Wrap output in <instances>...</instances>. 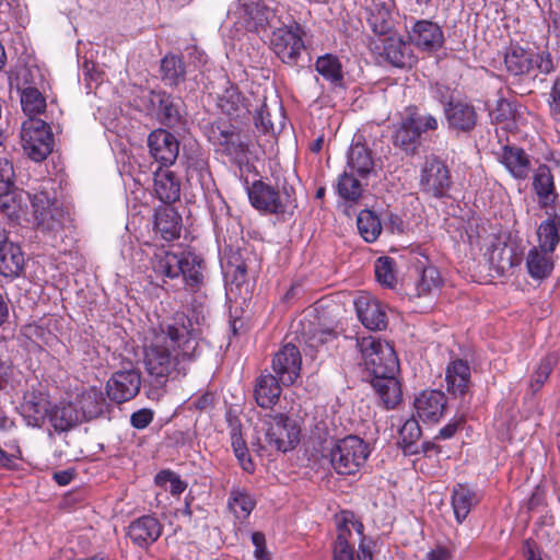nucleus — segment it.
I'll return each mask as SVG.
<instances>
[{
  "mask_svg": "<svg viewBox=\"0 0 560 560\" xmlns=\"http://www.w3.org/2000/svg\"><path fill=\"white\" fill-rule=\"evenodd\" d=\"M151 268L156 278L175 279L183 276L186 285L196 289L203 280V260L192 253L176 254L156 248L151 258Z\"/></svg>",
  "mask_w": 560,
  "mask_h": 560,
  "instance_id": "f03ea898",
  "label": "nucleus"
},
{
  "mask_svg": "<svg viewBox=\"0 0 560 560\" xmlns=\"http://www.w3.org/2000/svg\"><path fill=\"white\" fill-rule=\"evenodd\" d=\"M233 136L234 133L226 122L213 124L208 130V138L214 144H228Z\"/></svg>",
  "mask_w": 560,
  "mask_h": 560,
  "instance_id": "4d7b16f0",
  "label": "nucleus"
},
{
  "mask_svg": "<svg viewBox=\"0 0 560 560\" xmlns=\"http://www.w3.org/2000/svg\"><path fill=\"white\" fill-rule=\"evenodd\" d=\"M12 375V365L0 360V390L7 389L11 385Z\"/></svg>",
  "mask_w": 560,
  "mask_h": 560,
  "instance_id": "338daca9",
  "label": "nucleus"
},
{
  "mask_svg": "<svg viewBox=\"0 0 560 560\" xmlns=\"http://www.w3.org/2000/svg\"><path fill=\"white\" fill-rule=\"evenodd\" d=\"M140 373L133 369L115 372L106 384L108 397L121 404L132 399L140 390Z\"/></svg>",
  "mask_w": 560,
  "mask_h": 560,
  "instance_id": "4468645a",
  "label": "nucleus"
},
{
  "mask_svg": "<svg viewBox=\"0 0 560 560\" xmlns=\"http://www.w3.org/2000/svg\"><path fill=\"white\" fill-rule=\"evenodd\" d=\"M233 15L236 19L235 23L241 27L258 32L271 23L275 11L262 3L261 0H250L237 8Z\"/></svg>",
  "mask_w": 560,
  "mask_h": 560,
  "instance_id": "2eb2a0df",
  "label": "nucleus"
},
{
  "mask_svg": "<svg viewBox=\"0 0 560 560\" xmlns=\"http://www.w3.org/2000/svg\"><path fill=\"white\" fill-rule=\"evenodd\" d=\"M373 170L374 161L371 151L361 143L351 145L346 171L357 174L361 179H363L371 174Z\"/></svg>",
  "mask_w": 560,
  "mask_h": 560,
  "instance_id": "2f4dec72",
  "label": "nucleus"
},
{
  "mask_svg": "<svg viewBox=\"0 0 560 560\" xmlns=\"http://www.w3.org/2000/svg\"><path fill=\"white\" fill-rule=\"evenodd\" d=\"M337 525V539L334 547V560H354L353 549L348 542V538L351 536V530L354 529L362 539L365 538L363 535L364 526L350 511H341L336 515Z\"/></svg>",
  "mask_w": 560,
  "mask_h": 560,
  "instance_id": "ddd939ff",
  "label": "nucleus"
},
{
  "mask_svg": "<svg viewBox=\"0 0 560 560\" xmlns=\"http://www.w3.org/2000/svg\"><path fill=\"white\" fill-rule=\"evenodd\" d=\"M421 429L417 420L408 419L399 431V441L404 445L405 452L417 453L412 450L413 444L420 439Z\"/></svg>",
  "mask_w": 560,
  "mask_h": 560,
  "instance_id": "864d4df0",
  "label": "nucleus"
},
{
  "mask_svg": "<svg viewBox=\"0 0 560 560\" xmlns=\"http://www.w3.org/2000/svg\"><path fill=\"white\" fill-rule=\"evenodd\" d=\"M369 23L373 32L380 35L386 34L392 26L389 13L383 10H380L377 13H372L369 18Z\"/></svg>",
  "mask_w": 560,
  "mask_h": 560,
  "instance_id": "bf43d9fd",
  "label": "nucleus"
},
{
  "mask_svg": "<svg viewBox=\"0 0 560 560\" xmlns=\"http://www.w3.org/2000/svg\"><path fill=\"white\" fill-rule=\"evenodd\" d=\"M271 47L283 62L294 63L304 49L301 28L298 25L277 28L272 33Z\"/></svg>",
  "mask_w": 560,
  "mask_h": 560,
  "instance_id": "9b49d317",
  "label": "nucleus"
},
{
  "mask_svg": "<svg viewBox=\"0 0 560 560\" xmlns=\"http://www.w3.org/2000/svg\"><path fill=\"white\" fill-rule=\"evenodd\" d=\"M413 407L422 421L438 422L445 411L446 397L441 390H423L415 398Z\"/></svg>",
  "mask_w": 560,
  "mask_h": 560,
  "instance_id": "6ab92c4d",
  "label": "nucleus"
},
{
  "mask_svg": "<svg viewBox=\"0 0 560 560\" xmlns=\"http://www.w3.org/2000/svg\"><path fill=\"white\" fill-rule=\"evenodd\" d=\"M355 174L345 171L338 179V194L341 198L349 201L358 200L362 195V183Z\"/></svg>",
  "mask_w": 560,
  "mask_h": 560,
  "instance_id": "a18cd8bd",
  "label": "nucleus"
},
{
  "mask_svg": "<svg viewBox=\"0 0 560 560\" xmlns=\"http://www.w3.org/2000/svg\"><path fill=\"white\" fill-rule=\"evenodd\" d=\"M452 185L447 166L438 158L430 156L425 160L420 175L422 191L434 197H442Z\"/></svg>",
  "mask_w": 560,
  "mask_h": 560,
  "instance_id": "9d476101",
  "label": "nucleus"
},
{
  "mask_svg": "<svg viewBox=\"0 0 560 560\" xmlns=\"http://www.w3.org/2000/svg\"><path fill=\"white\" fill-rule=\"evenodd\" d=\"M152 103H158L159 113L165 125L174 127L180 122L182 110L178 98H174L166 93H154Z\"/></svg>",
  "mask_w": 560,
  "mask_h": 560,
  "instance_id": "58836bf2",
  "label": "nucleus"
},
{
  "mask_svg": "<svg viewBox=\"0 0 560 560\" xmlns=\"http://www.w3.org/2000/svg\"><path fill=\"white\" fill-rule=\"evenodd\" d=\"M256 505L253 497L243 489H233L229 498V508L236 518L246 520Z\"/></svg>",
  "mask_w": 560,
  "mask_h": 560,
  "instance_id": "79ce46f5",
  "label": "nucleus"
},
{
  "mask_svg": "<svg viewBox=\"0 0 560 560\" xmlns=\"http://www.w3.org/2000/svg\"><path fill=\"white\" fill-rule=\"evenodd\" d=\"M548 106L551 117L559 121L560 120V79H557L549 92Z\"/></svg>",
  "mask_w": 560,
  "mask_h": 560,
  "instance_id": "680f3d73",
  "label": "nucleus"
},
{
  "mask_svg": "<svg viewBox=\"0 0 560 560\" xmlns=\"http://www.w3.org/2000/svg\"><path fill=\"white\" fill-rule=\"evenodd\" d=\"M231 444L242 468L247 472L254 471V464L248 454L246 443L236 430L232 431Z\"/></svg>",
  "mask_w": 560,
  "mask_h": 560,
  "instance_id": "5fc2aeb1",
  "label": "nucleus"
},
{
  "mask_svg": "<svg viewBox=\"0 0 560 560\" xmlns=\"http://www.w3.org/2000/svg\"><path fill=\"white\" fill-rule=\"evenodd\" d=\"M534 189L544 207L552 206L556 201L553 177L548 166L540 165L534 175Z\"/></svg>",
  "mask_w": 560,
  "mask_h": 560,
  "instance_id": "e433bc0d",
  "label": "nucleus"
},
{
  "mask_svg": "<svg viewBox=\"0 0 560 560\" xmlns=\"http://www.w3.org/2000/svg\"><path fill=\"white\" fill-rule=\"evenodd\" d=\"M180 222V215L173 208L163 207L155 212V230L165 241L179 237Z\"/></svg>",
  "mask_w": 560,
  "mask_h": 560,
  "instance_id": "473e14b6",
  "label": "nucleus"
},
{
  "mask_svg": "<svg viewBox=\"0 0 560 560\" xmlns=\"http://www.w3.org/2000/svg\"><path fill=\"white\" fill-rule=\"evenodd\" d=\"M302 357L296 346L284 345L272 359V370L279 382L289 386L300 377Z\"/></svg>",
  "mask_w": 560,
  "mask_h": 560,
  "instance_id": "f8f14e48",
  "label": "nucleus"
},
{
  "mask_svg": "<svg viewBox=\"0 0 560 560\" xmlns=\"http://www.w3.org/2000/svg\"><path fill=\"white\" fill-rule=\"evenodd\" d=\"M252 542L255 546L254 556L257 560H270L269 552L266 549V539L264 534L259 532L253 533Z\"/></svg>",
  "mask_w": 560,
  "mask_h": 560,
  "instance_id": "69168bd1",
  "label": "nucleus"
},
{
  "mask_svg": "<svg viewBox=\"0 0 560 560\" xmlns=\"http://www.w3.org/2000/svg\"><path fill=\"white\" fill-rule=\"evenodd\" d=\"M162 533L159 521L152 516H142L128 526V536L133 544L147 547L153 544Z\"/></svg>",
  "mask_w": 560,
  "mask_h": 560,
  "instance_id": "5701e85b",
  "label": "nucleus"
},
{
  "mask_svg": "<svg viewBox=\"0 0 560 560\" xmlns=\"http://www.w3.org/2000/svg\"><path fill=\"white\" fill-rule=\"evenodd\" d=\"M376 280L384 287L394 288L397 284L395 261L390 257H380L374 266Z\"/></svg>",
  "mask_w": 560,
  "mask_h": 560,
  "instance_id": "09e8293b",
  "label": "nucleus"
},
{
  "mask_svg": "<svg viewBox=\"0 0 560 560\" xmlns=\"http://www.w3.org/2000/svg\"><path fill=\"white\" fill-rule=\"evenodd\" d=\"M1 197H3L0 201L1 212L10 220H19L25 212L28 195L22 190H16L14 187L11 192Z\"/></svg>",
  "mask_w": 560,
  "mask_h": 560,
  "instance_id": "a19ab883",
  "label": "nucleus"
},
{
  "mask_svg": "<svg viewBox=\"0 0 560 560\" xmlns=\"http://www.w3.org/2000/svg\"><path fill=\"white\" fill-rule=\"evenodd\" d=\"M438 120L434 116L420 115L416 108L408 107L393 133L394 145L408 154H413L420 144V137L428 130H435Z\"/></svg>",
  "mask_w": 560,
  "mask_h": 560,
  "instance_id": "20e7f679",
  "label": "nucleus"
},
{
  "mask_svg": "<svg viewBox=\"0 0 560 560\" xmlns=\"http://www.w3.org/2000/svg\"><path fill=\"white\" fill-rule=\"evenodd\" d=\"M447 390L453 395H464L470 383V368L464 360L452 361L445 372Z\"/></svg>",
  "mask_w": 560,
  "mask_h": 560,
  "instance_id": "cd10ccee",
  "label": "nucleus"
},
{
  "mask_svg": "<svg viewBox=\"0 0 560 560\" xmlns=\"http://www.w3.org/2000/svg\"><path fill=\"white\" fill-rule=\"evenodd\" d=\"M357 345L365 369L373 376H385L397 372L398 359L394 348L387 341L368 336L359 339Z\"/></svg>",
  "mask_w": 560,
  "mask_h": 560,
  "instance_id": "423d86ee",
  "label": "nucleus"
},
{
  "mask_svg": "<svg viewBox=\"0 0 560 560\" xmlns=\"http://www.w3.org/2000/svg\"><path fill=\"white\" fill-rule=\"evenodd\" d=\"M301 429L298 422L284 415H277L267 421L266 440L281 452L292 450L299 443Z\"/></svg>",
  "mask_w": 560,
  "mask_h": 560,
  "instance_id": "1a4fd4ad",
  "label": "nucleus"
},
{
  "mask_svg": "<svg viewBox=\"0 0 560 560\" xmlns=\"http://www.w3.org/2000/svg\"><path fill=\"white\" fill-rule=\"evenodd\" d=\"M201 354L198 334L184 314L152 328L144 345V365L158 385L187 374L191 362Z\"/></svg>",
  "mask_w": 560,
  "mask_h": 560,
  "instance_id": "f257e3e1",
  "label": "nucleus"
},
{
  "mask_svg": "<svg viewBox=\"0 0 560 560\" xmlns=\"http://www.w3.org/2000/svg\"><path fill=\"white\" fill-rule=\"evenodd\" d=\"M441 284L439 272L434 268H427L423 270L421 280L418 285L420 294H425L434 289H438Z\"/></svg>",
  "mask_w": 560,
  "mask_h": 560,
  "instance_id": "13d9d810",
  "label": "nucleus"
},
{
  "mask_svg": "<svg viewBox=\"0 0 560 560\" xmlns=\"http://www.w3.org/2000/svg\"><path fill=\"white\" fill-rule=\"evenodd\" d=\"M48 420L58 432L68 431L81 423L79 413H77V405H73L71 400L59 406H51Z\"/></svg>",
  "mask_w": 560,
  "mask_h": 560,
  "instance_id": "f704fd0d",
  "label": "nucleus"
},
{
  "mask_svg": "<svg viewBox=\"0 0 560 560\" xmlns=\"http://www.w3.org/2000/svg\"><path fill=\"white\" fill-rule=\"evenodd\" d=\"M218 107L233 118H240L249 113L248 100L232 84L218 96Z\"/></svg>",
  "mask_w": 560,
  "mask_h": 560,
  "instance_id": "bb28decb",
  "label": "nucleus"
},
{
  "mask_svg": "<svg viewBox=\"0 0 560 560\" xmlns=\"http://www.w3.org/2000/svg\"><path fill=\"white\" fill-rule=\"evenodd\" d=\"M21 105L23 112L30 117L38 115L46 108V100L42 93L34 88H26L21 93Z\"/></svg>",
  "mask_w": 560,
  "mask_h": 560,
  "instance_id": "49530a36",
  "label": "nucleus"
},
{
  "mask_svg": "<svg viewBox=\"0 0 560 560\" xmlns=\"http://www.w3.org/2000/svg\"><path fill=\"white\" fill-rule=\"evenodd\" d=\"M21 140L24 151L34 161H43L51 152L50 128L39 118H28L23 122Z\"/></svg>",
  "mask_w": 560,
  "mask_h": 560,
  "instance_id": "0eeeda50",
  "label": "nucleus"
},
{
  "mask_svg": "<svg viewBox=\"0 0 560 560\" xmlns=\"http://www.w3.org/2000/svg\"><path fill=\"white\" fill-rule=\"evenodd\" d=\"M15 174L12 163L4 156H0V196L8 195L14 188Z\"/></svg>",
  "mask_w": 560,
  "mask_h": 560,
  "instance_id": "6e6d98bb",
  "label": "nucleus"
},
{
  "mask_svg": "<svg viewBox=\"0 0 560 560\" xmlns=\"http://www.w3.org/2000/svg\"><path fill=\"white\" fill-rule=\"evenodd\" d=\"M371 450L369 444L357 435L339 439L329 452L331 467L339 475H353L366 463Z\"/></svg>",
  "mask_w": 560,
  "mask_h": 560,
  "instance_id": "7ed1b4c3",
  "label": "nucleus"
},
{
  "mask_svg": "<svg viewBox=\"0 0 560 560\" xmlns=\"http://www.w3.org/2000/svg\"><path fill=\"white\" fill-rule=\"evenodd\" d=\"M34 220L43 233H58L62 230L65 212L55 199L46 192L35 194L32 198Z\"/></svg>",
  "mask_w": 560,
  "mask_h": 560,
  "instance_id": "6e6552de",
  "label": "nucleus"
},
{
  "mask_svg": "<svg viewBox=\"0 0 560 560\" xmlns=\"http://www.w3.org/2000/svg\"><path fill=\"white\" fill-rule=\"evenodd\" d=\"M448 124L458 130L468 131L477 121L475 108L463 102H450L445 107Z\"/></svg>",
  "mask_w": 560,
  "mask_h": 560,
  "instance_id": "c85d7f7f",
  "label": "nucleus"
},
{
  "mask_svg": "<svg viewBox=\"0 0 560 560\" xmlns=\"http://www.w3.org/2000/svg\"><path fill=\"white\" fill-rule=\"evenodd\" d=\"M279 380L269 373L261 374L255 383L254 394L256 402L261 408H271L277 404L281 394Z\"/></svg>",
  "mask_w": 560,
  "mask_h": 560,
  "instance_id": "c756f323",
  "label": "nucleus"
},
{
  "mask_svg": "<svg viewBox=\"0 0 560 560\" xmlns=\"http://www.w3.org/2000/svg\"><path fill=\"white\" fill-rule=\"evenodd\" d=\"M50 409L48 395L40 390H32L24 395L20 413L27 425L40 428L49 419Z\"/></svg>",
  "mask_w": 560,
  "mask_h": 560,
  "instance_id": "dca6fc26",
  "label": "nucleus"
},
{
  "mask_svg": "<svg viewBox=\"0 0 560 560\" xmlns=\"http://www.w3.org/2000/svg\"><path fill=\"white\" fill-rule=\"evenodd\" d=\"M373 387L386 408H394L400 401V386L395 378V373H389L385 376H374Z\"/></svg>",
  "mask_w": 560,
  "mask_h": 560,
  "instance_id": "4c0bfd02",
  "label": "nucleus"
},
{
  "mask_svg": "<svg viewBox=\"0 0 560 560\" xmlns=\"http://www.w3.org/2000/svg\"><path fill=\"white\" fill-rule=\"evenodd\" d=\"M153 420V412L150 409H140L130 417L131 425L136 429H145Z\"/></svg>",
  "mask_w": 560,
  "mask_h": 560,
  "instance_id": "0e129e2a",
  "label": "nucleus"
},
{
  "mask_svg": "<svg viewBox=\"0 0 560 560\" xmlns=\"http://www.w3.org/2000/svg\"><path fill=\"white\" fill-rule=\"evenodd\" d=\"M360 235L365 242H374L382 232L378 217L371 210H362L357 219Z\"/></svg>",
  "mask_w": 560,
  "mask_h": 560,
  "instance_id": "c03bdc74",
  "label": "nucleus"
},
{
  "mask_svg": "<svg viewBox=\"0 0 560 560\" xmlns=\"http://www.w3.org/2000/svg\"><path fill=\"white\" fill-rule=\"evenodd\" d=\"M207 175V162L203 159L189 160L187 166L188 179H192L195 176L198 180H202Z\"/></svg>",
  "mask_w": 560,
  "mask_h": 560,
  "instance_id": "e2e57ef3",
  "label": "nucleus"
},
{
  "mask_svg": "<svg viewBox=\"0 0 560 560\" xmlns=\"http://www.w3.org/2000/svg\"><path fill=\"white\" fill-rule=\"evenodd\" d=\"M538 247L555 252L560 242V217L552 215L537 229Z\"/></svg>",
  "mask_w": 560,
  "mask_h": 560,
  "instance_id": "ea45409f",
  "label": "nucleus"
},
{
  "mask_svg": "<svg viewBox=\"0 0 560 560\" xmlns=\"http://www.w3.org/2000/svg\"><path fill=\"white\" fill-rule=\"evenodd\" d=\"M489 113L492 120L502 124L503 128L511 129L514 127L516 112L509 101L504 98L497 100L494 106L490 107Z\"/></svg>",
  "mask_w": 560,
  "mask_h": 560,
  "instance_id": "de8ad7c7",
  "label": "nucleus"
},
{
  "mask_svg": "<svg viewBox=\"0 0 560 560\" xmlns=\"http://www.w3.org/2000/svg\"><path fill=\"white\" fill-rule=\"evenodd\" d=\"M24 255L19 245L8 240L0 229V273L4 277H18L24 267Z\"/></svg>",
  "mask_w": 560,
  "mask_h": 560,
  "instance_id": "aec40b11",
  "label": "nucleus"
},
{
  "mask_svg": "<svg viewBox=\"0 0 560 560\" xmlns=\"http://www.w3.org/2000/svg\"><path fill=\"white\" fill-rule=\"evenodd\" d=\"M409 38L415 46L423 50L434 51L443 44V32L438 24L421 20L413 24L409 32Z\"/></svg>",
  "mask_w": 560,
  "mask_h": 560,
  "instance_id": "412c9836",
  "label": "nucleus"
},
{
  "mask_svg": "<svg viewBox=\"0 0 560 560\" xmlns=\"http://www.w3.org/2000/svg\"><path fill=\"white\" fill-rule=\"evenodd\" d=\"M316 70L331 82H339L342 79L341 66L338 59L331 55L319 57L316 61Z\"/></svg>",
  "mask_w": 560,
  "mask_h": 560,
  "instance_id": "8fccbe9b",
  "label": "nucleus"
},
{
  "mask_svg": "<svg viewBox=\"0 0 560 560\" xmlns=\"http://www.w3.org/2000/svg\"><path fill=\"white\" fill-rule=\"evenodd\" d=\"M28 334L44 346L52 347L58 342L57 336L44 325L30 326Z\"/></svg>",
  "mask_w": 560,
  "mask_h": 560,
  "instance_id": "052dcab7",
  "label": "nucleus"
},
{
  "mask_svg": "<svg viewBox=\"0 0 560 560\" xmlns=\"http://www.w3.org/2000/svg\"><path fill=\"white\" fill-rule=\"evenodd\" d=\"M360 322L370 330H382L387 326L385 306L374 296L361 293L354 300Z\"/></svg>",
  "mask_w": 560,
  "mask_h": 560,
  "instance_id": "f3484780",
  "label": "nucleus"
},
{
  "mask_svg": "<svg viewBox=\"0 0 560 560\" xmlns=\"http://www.w3.org/2000/svg\"><path fill=\"white\" fill-rule=\"evenodd\" d=\"M154 191L163 202H175L180 196V183L173 172L160 167L154 173Z\"/></svg>",
  "mask_w": 560,
  "mask_h": 560,
  "instance_id": "7c9ffc66",
  "label": "nucleus"
},
{
  "mask_svg": "<svg viewBox=\"0 0 560 560\" xmlns=\"http://www.w3.org/2000/svg\"><path fill=\"white\" fill-rule=\"evenodd\" d=\"M526 267L529 276L534 279H545L553 270V252L535 246L528 250L526 257Z\"/></svg>",
  "mask_w": 560,
  "mask_h": 560,
  "instance_id": "a878e982",
  "label": "nucleus"
},
{
  "mask_svg": "<svg viewBox=\"0 0 560 560\" xmlns=\"http://www.w3.org/2000/svg\"><path fill=\"white\" fill-rule=\"evenodd\" d=\"M155 483L166 491H170L173 495L182 494L187 485L180 477L170 470H162L155 476Z\"/></svg>",
  "mask_w": 560,
  "mask_h": 560,
  "instance_id": "603ef678",
  "label": "nucleus"
},
{
  "mask_svg": "<svg viewBox=\"0 0 560 560\" xmlns=\"http://www.w3.org/2000/svg\"><path fill=\"white\" fill-rule=\"evenodd\" d=\"M557 363V354L548 353L535 365L529 380V388L534 394L544 386Z\"/></svg>",
  "mask_w": 560,
  "mask_h": 560,
  "instance_id": "37998d69",
  "label": "nucleus"
},
{
  "mask_svg": "<svg viewBox=\"0 0 560 560\" xmlns=\"http://www.w3.org/2000/svg\"><path fill=\"white\" fill-rule=\"evenodd\" d=\"M252 206L260 212L284 217L296 207L291 189H277L261 180H256L247 190Z\"/></svg>",
  "mask_w": 560,
  "mask_h": 560,
  "instance_id": "39448f33",
  "label": "nucleus"
},
{
  "mask_svg": "<svg viewBox=\"0 0 560 560\" xmlns=\"http://www.w3.org/2000/svg\"><path fill=\"white\" fill-rule=\"evenodd\" d=\"M148 145L154 160L163 165L173 164L179 153V142L164 129L152 131L148 138Z\"/></svg>",
  "mask_w": 560,
  "mask_h": 560,
  "instance_id": "a211bd4d",
  "label": "nucleus"
},
{
  "mask_svg": "<svg viewBox=\"0 0 560 560\" xmlns=\"http://www.w3.org/2000/svg\"><path fill=\"white\" fill-rule=\"evenodd\" d=\"M535 66L542 73H549L553 69L552 60L548 54L534 55V67Z\"/></svg>",
  "mask_w": 560,
  "mask_h": 560,
  "instance_id": "774afa93",
  "label": "nucleus"
},
{
  "mask_svg": "<svg viewBox=\"0 0 560 560\" xmlns=\"http://www.w3.org/2000/svg\"><path fill=\"white\" fill-rule=\"evenodd\" d=\"M498 159L514 178L525 179L530 172V160L521 148L505 145L499 153Z\"/></svg>",
  "mask_w": 560,
  "mask_h": 560,
  "instance_id": "4be33fe9",
  "label": "nucleus"
},
{
  "mask_svg": "<svg viewBox=\"0 0 560 560\" xmlns=\"http://www.w3.org/2000/svg\"><path fill=\"white\" fill-rule=\"evenodd\" d=\"M506 70L513 75H523L534 68V54L518 46L510 47L504 56Z\"/></svg>",
  "mask_w": 560,
  "mask_h": 560,
  "instance_id": "c9c22d12",
  "label": "nucleus"
},
{
  "mask_svg": "<svg viewBox=\"0 0 560 560\" xmlns=\"http://www.w3.org/2000/svg\"><path fill=\"white\" fill-rule=\"evenodd\" d=\"M71 401L77 405V413L81 422L97 418L103 412V393L96 387L84 389Z\"/></svg>",
  "mask_w": 560,
  "mask_h": 560,
  "instance_id": "b1692460",
  "label": "nucleus"
},
{
  "mask_svg": "<svg viewBox=\"0 0 560 560\" xmlns=\"http://www.w3.org/2000/svg\"><path fill=\"white\" fill-rule=\"evenodd\" d=\"M161 70L170 84H177L185 73L183 61L176 56H165L161 62Z\"/></svg>",
  "mask_w": 560,
  "mask_h": 560,
  "instance_id": "3c124183",
  "label": "nucleus"
},
{
  "mask_svg": "<svg viewBox=\"0 0 560 560\" xmlns=\"http://www.w3.org/2000/svg\"><path fill=\"white\" fill-rule=\"evenodd\" d=\"M478 501L479 498L471 488L466 485H457L452 494V506L456 521L463 523Z\"/></svg>",
  "mask_w": 560,
  "mask_h": 560,
  "instance_id": "72a5a7b5",
  "label": "nucleus"
},
{
  "mask_svg": "<svg viewBox=\"0 0 560 560\" xmlns=\"http://www.w3.org/2000/svg\"><path fill=\"white\" fill-rule=\"evenodd\" d=\"M383 55L395 67L411 66L413 55L410 45L400 35L390 34L383 39Z\"/></svg>",
  "mask_w": 560,
  "mask_h": 560,
  "instance_id": "393cba45",
  "label": "nucleus"
}]
</instances>
